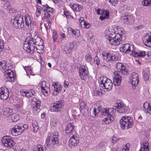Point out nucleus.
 Instances as JSON below:
<instances>
[{
  "instance_id": "obj_1",
  "label": "nucleus",
  "mask_w": 151,
  "mask_h": 151,
  "mask_svg": "<svg viewBox=\"0 0 151 151\" xmlns=\"http://www.w3.org/2000/svg\"><path fill=\"white\" fill-rule=\"evenodd\" d=\"M42 39L37 36L33 38L31 36L27 37L24 44L23 49L28 53L32 54L34 52L35 46L42 47Z\"/></svg>"
},
{
  "instance_id": "obj_2",
  "label": "nucleus",
  "mask_w": 151,
  "mask_h": 151,
  "mask_svg": "<svg viewBox=\"0 0 151 151\" xmlns=\"http://www.w3.org/2000/svg\"><path fill=\"white\" fill-rule=\"evenodd\" d=\"M111 30H106L105 32V38L107 42L109 44L116 46L122 43V37L115 34L113 31H110Z\"/></svg>"
},
{
  "instance_id": "obj_3",
  "label": "nucleus",
  "mask_w": 151,
  "mask_h": 151,
  "mask_svg": "<svg viewBox=\"0 0 151 151\" xmlns=\"http://www.w3.org/2000/svg\"><path fill=\"white\" fill-rule=\"evenodd\" d=\"M6 64L7 61H0V69L4 71V73L9 81H13L14 80V73L8 66L6 65Z\"/></svg>"
},
{
  "instance_id": "obj_4",
  "label": "nucleus",
  "mask_w": 151,
  "mask_h": 151,
  "mask_svg": "<svg viewBox=\"0 0 151 151\" xmlns=\"http://www.w3.org/2000/svg\"><path fill=\"white\" fill-rule=\"evenodd\" d=\"M133 120L130 117L124 116L120 120V125L122 130L128 129L131 128L133 124Z\"/></svg>"
},
{
  "instance_id": "obj_5",
  "label": "nucleus",
  "mask_w": 151,
  "mask_h": 151,
  "mask_svg": "<svg viewBox=\"0 0 151 151\" xmlns=\"http://www.w3.org/2000/svg\"><path fill=\"white\" fill-rule=\"evenodd\" d=\"M98 82L101 87L107 91L110 90L112 88L113 83L111 81L106 77L101 76L98 79Z\"/></svg>"
},
{
  "instance_id": "obj_6",
  "label": "nucleus",
  "mask_w": 151,
  "mask_h": 151,
  "mask_svg": "<svg viewBox=\"0 0 151 151\" xmlns=\"http://www.w3.org/2000/svg\"><path fill=\"white\" fill-rule=\"evenodd\" d=\"M59 143L58 133V132H54L52 136L50 138L47 137L46 141V146L51 147H55Z\"/></svg>"
},
{
  "instance_id": "obj_7",
  "label": "nucleus",
  "mask_w": 151,
  "mask_h": 151,
  "mask_svg": "<svg viewBox=\"0 0 151 151\" xmlns=\"http://www.w3.org/2000/svg\"><path fill=\"white\" fill-rule=\"evenodd\" d=\"M11 23L16 28L21 29L23 28L24 27L23 16L21 15H17L12 19Z\"/></svg>"
},
{
  "instance_id": "obj_8",
  "label": "nucleus",
  "mask_w": 151,
  "mask_h": 151,
  "mask_svg": "<svg viewBox=\"0 0 151 151\" xmlns=\"http://www.w3.org/2000/svg\"><path fill=\"white\" fill-rule=\"evenodd\" d=\"M27 124H18L14 126L12 128V134L14 136H17L21 134L27 128Z\"/></svg>"
},
{
  "instance_id": "obj_9",
  "label": "nucleus",
  "mask_w": 151,
  "mask_h": 151,
  "mask_svg": "<svg viewBox=\"0 0 151 151\" xmlns=\"http://www.w3.org/2000/svg\"><path fill=\"white\" fill-rule=\"evenodd\" d=\"M40 87L42 94L45 96H47L50 92V84L45 81H42Z\"/></svg>"
},
{
  "instance_id": "obj_10",
  "label": "nucleus",
  "mask_w": 151,
  "mask_h": 151,
  "mask_svg": "<svg viewBox=\"0 0 151 151\" xmlns=\"http://www.w3.org/2000/svg\"><path fill=\"white\" fill-rule=\"evenodd\" d=\"M79 137L76 132H73V134H72L71 137L69 141V145L71 147L76 146L79 142Z\"/></svg>"
},
{
  "instance_id": "obj_11",
  "label": "nucleus",
  "mask_w": 151,
  "mask_h": 151,
  "mask_svg": "<svg viewBox=\"0 0 151 151\" xmlns=\"http://www.w3.org/2000/svg\"><path fill=\"white\" fill-rule=\"evenodd\" d=\"M134 47L132 44H123L120 48V51L123 53H128L129 52H132L134 51Z\"/></svg>"
},
{
  "instance_id": "obj_12",
  "label": "nucleus",
  "mask_w": 151,
  "mask_h": 151,
  "mask_svg": "<svg viewBox=\"0 0 151 151\" xmlns=\"http://www.w3.org/2000/svg\"><path fill=\"white\" fill-rule=\"evenodd\" d=\"M2 143L5 146L12 147L15 144L11 137L9 136H4L2 139Z\"/></svg>"
},
{
  "instance_id": "obj_13",
  "label": "nucleus",
  "mask_w": 151,
  "mask_h": 151,
  "mask_svg": "<svg viewBox=\"0 0 151 151\" xmlns=\"http://www.w3.org/2000/svg\"><path fill=\"white\" fill-rule=\"evenodd\" d=\"M121 20L126 24H129L133 21V17L132 15L128 13L122 14L121 17Z\"/></svg>"
},
{
  "instance_id": "obj_14",
  "label": "nucleus",
  "mask_w": 151,
  "mask_h": 151,
  "mask_svg": "<svg viewBox=\"0 0 151 151\" xmlns=\"http://www.w3.org/2000/svg\"><path fill=\"white\" fill-rule=\"evenodd\" d=\"M64 104L62 101H59L54 104L53 105L50 109L51 111L58 112L60 111L63 108Z\"/></svg>"
},
{
  "instance_id": "obj_15",
  "label": "nucleus",
  "mask_w": 151,
  "mask_h": 151,
  "mask_svg": "<svg viewBox=\"0 0 151 151\" xmlns=\"http://www.w3.org/2000/svg\"><path fill=\"white\" fill-rule=\"evenodd\" d=\"M138 75L135 73H132L130 78V81L133 89H134L139 83Z\"/></svg>"
},
{
  "instance_id": "obj_16",
  "label": "nucleus",
  "mask_w": 151,
  "mask_h": 151,
  "mask_svg": "<svg viewBox=\"0 0 151 151\" xmlns=\"http://www.w3.org/2000/svg\"><path fill=\"white\" fill-rule=\"evenodd\" d=\"M86 66L82 65L80 68L79 76L83 80H85L88 76V71Z\"/></svg>"
},
{
  "instance_id": "obj_17",
  "label": "nucleus",
  "mask_w": 151,
  "mask_h": 151,
  "mask_svg": "<svg viewBox=\"0 0 151 151\" xmlns=\"http://www.w3.org/2000/svg\"><path fill=\"white\" fill-rule=\"evenodd\" d=\"M9 96V90L5 87L0 88V99L6 100Z\"/></svg>"
},
{
  "instance_id": "obj_18",
  "label": "nucleus",
  "mask_w": 151,
  "mask_h": 151,
  "mask_svg": "<svg viewBox=\"0 0 151 151\" xmlns=\"http://www.w3.org/2000/svg\"><path fill=\"white\" fill-rule=\"evenodd\" d=\"M115 109L120 113H123L127 111V107L122 102L116 104L115 105Z\"/></svg>"
},
{
  "instance_id": "obj_19",
  "label": "nucleus",
  "mask_w": 151,
  "mask_h": 151,
  "mask_svg": "<svg viewBox=\"0 0 151 151\" xmlns=\"http://www.w3.org/2000/svg\"><path fill=\"white\" fill-rule=\"evenodd\" d=\"M52 85L54 87V91L52 93L54 96L57 95L61 91L62 88V86L58 82H53Z\"/></svg>"
},
{
  "instance_id": "obj_20",
  "label": "nucleus",
  "mask_w": 151,
  "mask_h": 151,
  "mask_svg": "<svg viewBox=\"0 0 151 151\" xmlns=\"http://www.w3.org/2000/svg\"><path fill=\"white\" fill-rule=\"evenodd\" d=\"M143 42L145 46L151 47V35L145 34L143 37Z\"/></svg>"
},
{
  "instance_id": "obj_21",
  "label": "nucleus",
  "mask_w": 151,
  "mask_h": 151,
  "mask_svg": "<svg viewBox=\"0 0 151 151\" xmlns=\"http://www.w3.org/2000/svg\"><path fill=\"white\" fill-rule=\"evenodd\" d=\"M111 30L110 31H114V33L119 36H120L121 37H122V36L124 33V29L122 28H116L115 29H113L112 28H108L106 30Z\"/></svg>"
},
{
  "instance_id": "obj_22",
  "label": "nucleus",
  "mask_w": 151,
  "mask_h": 151,
  "mask_svg": "<svg viewBox=\"0 0 151 151\" xmlns=\"http://www.w3.org/2000/svg\"><path fill=\"white\" fill-rule=\"evenodd\" d=\"M116 68L119 71L120 73L126 75L127 73V69L125 66L121 63H118L116 64Z\"/></svg>"
},
{
  "instance_id": "obj_23",
  "label": "nucleus",
  "mask_w": 151,
  "mask_h": 151,
  "mask_svg": "<svg viewBox=\"0 0 151 151\" xmlns=\"http://www.w3.org/2000/svg\"><path fill=\"white\" fill-rule=\"evenodd\" d=\"M32 18L29 15L25 16V21L26 26V28L29 30H32L31 25Z\"/></svg>"
},
{
  "instance_id": "obj_24",
  "label": "nucleus",
  "mask_w": 151,
  "mask_h": 151,
  "mask_svg": "<svg viewBox=\"0 0 151 151\" xmlns=\"http://www.w3.org/2000/svg\"><path fill=\"white\" fill-rule=\"evenodd\" d=\"M20 93L21 95L23 96H25L29 98L34 95L35 91L32 89L26 91L22 90L20 91Z\"/></svg>"
},
{
  "instance_id": "obj_25",
  "label": "nucleus",
  "mask_w": 151,
  "mask_h": 151,
  "mask_svg": "<svg viewBox=\"0 0 151 151\" xmlns=\"http://www.w3.org/2000/svg\"><path fill=\"white\" fill-rule=\"evenodd\" d=\"M74 126L71 123L68 124L66 127V132L69 136H71L73 134V132H75L73 130Z\"/></svg>"
},
{
  "instance_id": "obj_26",
  "label": "nucleus",
  "mask_w": 151,
  "mask_h": 151,
  "mask_svg": "<svg viewBox=\"0 0 151 151\" xmlns=\"http://www.w3.org/2000/svg\"><path fill=\"white\" fill-rule=\"evenodd\" d=\"M69 6L74 11L76 12L80 11L82 8L81 5L78 4H74L73 3H70Z\"/></svg>"
},
{
  "instance_id": "obj_27",
  "label": "nucleus",
  "mask_w": 151,
  "mask_h": 151,
  "mask_svg": "<svg viewBox=\"0 0 151 151\" xmlns=\"http://www.w3.org/2000/svg\"><path fill=\"white\" fill-rule=\"evenodd\" d=\"M106 60L107 61H115L117 60L118 56L116 55H111L109 53L106 54Z\"/></svg>"
},
{
  "instance_id": "obj_28",
  "label": "nucleus",
  "mask_w": 151,
  "mask_h": 151,
  "mask_svg": "<svg viewBox=\"0 0 151 151\" xmlns=\"http://www.w3.org/2000/svg\"><path fill=\"white\" fill-rule=\"evenodd\" d=\"M150 72L149 68H147L144 69L143 71V78L145 81L148 80Z\"/></svg>"
},
{
  "instance_id": "obj_29",
  "label": "nucleus",
  "mask_w": 151,
  "mask_h": 151,
  "mask_svg": "<svg viewBox=\"0 0 151 151\" xmlns=\"http://www.w3.org/2000/svg\"><path fill=\"white\" fill-rule=\"evenodd\" d=\"M135 48L134 51L130 53V54L134 55L135 57H144L145 56V52L144 51H142L139 52L135 51Z\"/></svg>"
},
{
  "instance_id": "obj_30",
  "label": "nucleus",
  "mask_w": 151,
  "mask_h": 151,
  "mask_svg": "<svg viewBox=\"0 0 151 151\" xmlns=\"http://www.w3.org/2000/svg\"><path fill=\"white\" fill-rule=\"evenodd\" d=\"M101 106L99 107L96 109L94 108L92 113H91V115L93 118L97 117L98 116L99 113L100 112L101 113Z\"/></svg>"
},
{
  "instance_id": "obj_31",
  "label": "nucleus",
  "mask_w": 151,
  "mask_h": 151,
  "mask_svg": "<svg viewBox=\"0 0 151 151\" xmlns=\"http://www.w3.org/2000/svg\"><path fill=\"white\" fill-rule=\"evenodd\" d=\"M68 33L70 34L75 36V37H79L80 36V31L76 29V30L73 29L69 28L68 29ZM80 37L81 38V36H80Z\"/></svg>"
},
{
  "instance_id": "obj_32",
  "label": "nucleus",
  "mask_w": 151,
  "mask_h": 151,
  "mask_svg": "<svg viewBox=\"0 0 151 151\" xmlns=\"http://www.w3.org/2000/svg\"><path fill=\"white\" fill-rule=\"evenodd\" d=\"M109 13L107 10H103L101 14V16L100 17L99 19L102 21L105 19H108L109 17Z\"/></svg>"
},
{
  "instance_id": "obj_33",
  "label": "nucleus",
  "mask_w": 151,
  "mask_h": 151,
  "mask_svg": "<svg viewBox=\"0 0 151 151\" xmlns=\"http://www.w3.org/2000/svg\"><path fill=\"white\" fill-rule=\"evenodd\" d=\"M113 83L115 86H119L121 83V76H114L113 78Z\"/></svg>"
},
{
  "instance_id": "obj_34",
  "label": "nucleus",
  "mask_w": 151,
  "mask_h": 151,
  "mask_svg": "<svg viewBox=\"0 0 151 151\" xmlns=\"http://www.w3.org/2000/svg\"><path fill=\"white\" fill-rule=\"evenodd\" d=\"M139 151H149V144L148 142L145 141L142 144Z\"/></svg>"
},
{
  "instance_id": "obj_35",
  "label": "nucleus",
  "mask_w": 151,
  "mask_h": 151,
  "mask_svg": "<svg viewBox=\"0 0 151 151\" xmlns=\"http://www.w3.org/2000/svg\"><path fill=\"white\" fill-rule=\"evenodd\" d=\"M74 47V44L73 43H71L65 47L64 50L67 53H70Z\"/></svg>"
},
{
  "instance_id": "obj_36",
  "label": "nucleus",
  "mask_w": 151,
  "mask_h": 151,
  "mask_svg": "<svg viewBox=\"0 0 151 151\" xmlns=\"http://www.w3.org/2000/svg\"><path fill=\"white\" fill-rule=\"evenodd\" d=\"M116 110L114 108H108V116L109 117H111L112 119H113L115 116V112Z\"/></svg>"
},
{
  "instance_id": "obj_37",
  "label": "nucleus",
  "mask_w": 151,
  "mask_h": 151,
  "mask_svg": "<svg viewBox=\"0 0 151 151\" xmlns=\"http://www.w3.org/2000/svg\"><path fill=\"white\" fill-rule=\"evenodd\" d=\"M32 127H31L33 129L34 133L36 132L39 129V127L38 125L37 122L35 120H33L32 122Z\"/></svg>"
},
{
  "instance_id": "obj_38",
  "label": "nucleus",
  "mask_w": 151,
  "mask_h": 151,
  "mask_svg": "<svg viewBox=\"0 0 151 151\" xmlns=\"http://www.w3.org/2000/svg\"><path fill=\"white\" fill-rule=\"evenodd\" d=\"M12 112V110L9 108L5 109L3 111V114L6 117L9 118L11 117L12 115L11 114Z\"/></svg>"
},
{
  "instance_id": "obj_39",
  "label": "nucleus",
  "mask_w": 151,
  "mask_h": 151,
  "mask_svg": "<svg viewBox=\"0 0 151 151\" xmlns=\"http://www.w3.org/2000/svg\"><path fill=\"white\" fill-rule=\"evenodd\" d=\"M143 108L145 110L151 114V103L148 104L147 102H145L143 105Z\"/></svg>"
},
{
  "instance_id": "obj_40",
  "label": "nucleus",
  "mask_w": 151,
  "mask_h": 151,
  "mask_svg": "<svg viewBox=\"0 0 151 151\" xmlns=\"http://www.w3.org/2000/svg\"><path fill=\"white\" fill-rule=\"evenodd\" d=\"M58 122V120L56 117H54L51 118L50 123L52 126H55Z\"/></svg>"
},
{
  "instance_id": "obj_41",
  "label": "nucleus",
  "mask_w": 151,
  "mask_h": 151,
  "mask_svg": "<svg viewBox=\"0 0 151 151\" xmlns=\"http://www.w3.org/2000/svg\"><path fill=\"white\" fill-rule=\"evenodd\" d=\"M24 68L26 71L27 75H28L29 74L32 75H33L32 70V68L30 66H25Z\"/></svg>"
},
{
  "instance_id": "obj_42",
  "label": "nucleus",
  "mask_w": 151,
  "mask_h": 151,
  "mask_svg": "<svg viewBox=\"0 0 151 151\" xmlns=\"http://www.w3.org/2000/svg\"><path fill=\"white\" fill-rule=\"evenodd\" d=\"M113 119L111 117L110 118H106L103 119L102 123L103 124H109L111 123V122L113 121Z\"/></svg>"
},
{
  "instance_id": "obj_43",
  "label": "nucleus",
  "mask_w": 151,
  "mask_h": 151,
  "mask_svg": "<svg viewBox=\"0 0 151 151\" xmlns=\"http://www.w3.org/2000/svg\"><path fill=\"white\" fill-rule=\"evenodd\" d=\"M94 61L95 62L97 65H99L100 64L101 66L105 67L106 65L105 64L103 63H100V60L99 58L96 56L94 58Z\"/></svg>"
},
{
  "instance_id": "obj_44",
  "label": "nucleus",
  "mask_w": 151,
  "mask_h": 151,
  "mask_svg": "<svg viewBox=\"0 0 151 151\" xmlns=\"http://www.w3.org/2000/svg\"><path fill=\"white\" fill-rule=\"evenodd\" d=\"M13 122H16L19 119V116L16 114L13 113L12 114L11 117Z\"/></svg>"
},
{
  "instance_id": "obj_45",
  "label": "nucleus",
  "mask_w": 151,
  "mask_h": 151,
  "mask_svg": "<svg viewBox=\"0 0 151 151\" xmlns=\"http://www.w3.org/2000/svg\"><path fill=\"white\" fill-rule=\"evenodd\" d=\"M142 4L144 6H149L151 5V0H143Z\"/></svg>"
},
{
  "instance_id": "obj_46",
  "label": "nucleus",
  "mask_w": 151,
  "mask_h": 151,
  "mask_svg": "<svg viewBox=\"0 0 151 151\" xmlns=\"http://www.w3.org/2000/svg\"><path fill=\"white\" fill-rule=\"evenodd\" d=\"M41 101H38L37 103L35 104V105L34 106L33 109L34 111H37L39 109L40 106Z\"/></svg>"
},
{
  "instance_id": "obj_47",
  "label": "nucleus",
  "mask_w": 151,
  "mask_h": 151,
  "mask_svg": "<svg viewBox=\"0 0 151 151\" xmlns=\"http://www.w3.org/2000/svg\"><path fill=\"white\" fill-rule=\"evenodd\" d=\"M130 146V144L128 143L124 145L122 147V151H129Z\"/></svg>"
},
{
  "instance_id": "obj_48",
  "label": "nucleus",
  "mask_w": 151,
  "mask_h": 151,
  "mask_svg": "<svg viewBox=\"0 0 151 151\" xmlns=\"http://www.w3.org/2000/svg\"><path fill=\"white\" fill-rule=\"evenodd\" d=\"M37 47V46H35V47H34L35 48V50H34V52H36V51H37V52L39 53H42L43 52V49L42 48H40V46H38Z\"/></svg>"
},
{
  "instance_id": "obj_49",
  "label": "nucleus",
  "mask_w": 151,
  "mask_h": 151,
  "mask_svg": "<svg viewBox=\"0 0 151 151\" xmlns=\"http://www.w3.org/2000/svg\"><path fill=\"white\" fill-rule=\"evenodd\" d=\"M79 104L80 108L81 109L83 108H86V102L82 101L81 100L79 101Z\"/></svg>"
},
{
  "instance_id": "obj_50",
  "label": "nucleus",
  "mask_w": 151,
  "mask_h": 151,
  "mask_svg": "<svg viewBox=\"0 0 151 151\" xmlns=\"http://www.w3.org/2000/svg\"><path fill=\"white\" fill-rule=\"evenodd\" d=\"M52 37L54 42L56 41L58 38V35L57 32L55 30H53L52 32Z\"/></svg>"
},
{
  "instance_id": "obj_51",
  "label": "nucleus",
  "mask_w": 151,
  "mask_h": 151,
  "mask_svg": "<svg viewBox=\"0 0 151 151\" xmlns=\"http://www.w3.org/2000/svg\"><path fill=\"white\" fill-rule=\"evenodd\" d=\"M86 37L88 40L91 41V39H93V34L91 32H88L86 34Z\"/></svg>"
},
{
  "instance_id": "obj_52",
  "label": "nucleus",
  "mask_w": 151,
  "mask_h": 151,
  "mask_svg": "<svg viewBox=\"0 0 151 151\" xmlns=\"http://www.w3.org/2000/svg\"><path fill=\"white\" fill-rule=\"evenodd\" d=\"M108 108H103L102 109L101 114L107 116Z\"/></svg>"
},
{
  "instance_id": "obj_53",
  "label": "nucleus",
  "mask_w": 151,
  "mask_h": 151,
  "mask_svg": "<svg viewBox=\"0 0 151 151\" xmlns=\"http://www.w3.org/2000/svg\"><path fill=\"white\" fill-rule=\"evenodd\" d=\"M86 60L88 62H90L92 60L91 55L87 54L85 56Z\"/></svg>"
},
{
  "instance_id": "obj_54",
  "label": "nucleus",
  "mask_w": 151,
  "mask_h": 151,
  "mask_svg": "<svg viewBox=\"0 0 151 151\" xmlns=\"http://www.w3.org/2000/svg\"><path fill=\"white\" fill-rule=\"evenodd\" d=\"M50 14L46 12L44 13V16L43 17L42 19L44 20H45V19H47L50 18L51 19V18L50 17Z\"/></svg>"
},
{
  "instance_id": "obj_55",
  "label": "nucleus",
  "mask_w": 151,
  "mask_h": 151,
  "mask_svg": "<svg viewBox=\"0 0 151 151\" xmlns=\"http://www.w3.org/2000/svg\"><path fill=\"white\" fill-rule=\"evenodd\" d=\"M23 107V102L21 103L20 104H17L15 105V107L16 109L18 110H20L22 109Z\"/></svg>"
},
{
  "instance_id": "obj_56",
  "label": "nucleus",
  "mask_w": 151,
  "mask_h": 151,
  "mask_svg": "<svg viewBox=\"0 0 151 151\" xmlns=\"http://www.w3.org/2000/svg\"><path fill=\"white\" fill-rule=\"evenodd\" d=\"M117 140V138L116 137H112L111 138V143L112 145H114L115 143L116 142Z\"/></svg>"
},
{
  "instance_id": "obj_57",
  "label": "nucleus",
  "mask_w": 151,
  "mask_h": 151,
  "mask_svg": "<svg viewBox=\"0 0 151 151\" xmlns=\"http://www.w3.org/2000/svg\"><path fill=\"white\" fill-rule=\"evenodd\" d=\"M45 27L47 29V33L49 32V30L50 29V24L49 23H46L45 24Z\"/></svg>"
},
{
  "instance_id": "obj_58",
  "label": "nucleus",
  "mask_w": 151,
  "mask_h": 151,
  "mask_svg": "<svg viewBox=\"0 0 151 151\" xmlns=\"http://www.w3.org/2000/svg\"><path fill=\"white\" fill-rule=\"evenodd\" d=\"M109 2L112 5L115 6L118 2V0H108Z\"/></svg>"
},
{
  "instance_id": "obj_59",
  "label": "nucleus",
  "mask_w": 151,
  "mask_h": 151,
  "mask_svg": "<svg viewBox=\"0 0 151 151\" xmlns=\"http://www.w3.org/2000/svg\"><path fill=\"white\" fill-rule=\"evenodd\" d=\"M54 10L53 8L50 7L49 6L47 8V9L46 11V12L47 13H49L50 14H52V13L53 12Z\"/></svg>"
},
{
  "instance_id": "obj_60",
  "label": "nucleus",
  "mask_w": 151,
  "mask_h": 151,
  "mask_svg": "<svg viewBox=\"0 0 151 151\" xmlns=\"http://www.w3.org/2000/svg\"><path fill=\"white\" fill-rule=\"evenodd\" d=\"M106 144V142L105 141H101L99 143V145L100 147H102L105 146Z\"/></svg>"
},
{
  "instance_id": "obj_61",
  "label": "nucleus",
  "mask_w": 151,
  "mask_h": 151,
  "mask_svg": "<svg viewBox=\"0 0 151 151\" xmlns=\"http://www.w3.org/2000/svg\"><path fill=\"white\" fill-rule=\"evenodd\" d=\"M48 5L47 4H46L42 6V10L44 11L45 13L46 12V11L47 9V8L48 7Z\"/></svg>"
},
{
  "instance_id": "obj_62",
  "label": "nucleus",
  "mask_w": 151,
  "mask_h": 151,
  "mask_svg": "<svg viewBox=\"0 0 151 151\" xmlns=\"http://www.w3.org/2000/svg\"><path fill=\"white\" fill-rule=\"evenodd\" d=\"M92 93L94 96H97L99 95L100 92L98 90H96L92 92Z\"/></svg>"
},
{
  "instance_id": "obj_63",
  "label": "nucleus",
  "mask_w": 151,
  "mask_h": 151,
  "mask_svg": "<svg viewBox=\"0 0 151 151\" xmlns=\"http://www.w3.org/2000/svg\"><path fill=\"white\" fill-rule=\"evenodd\" d=\"M4 47L3 41L0 38V52L1 51Z\"/></svg>"
},
{
  "instance_id": "obj_64",
  "label": "nucleus",
  "mask_w": 151,
  "mask_h": 151,
  "mask_svg": "<svg viewBox=\"0 0 151 151\" xmlns=\"http://www.w3.org/2000/svg\"><path fill=\"white\" fill-rule=\"evenodd\" d=\"M41 10L40 9L37 8V11L36 13V16L38 17L40 15L41 13Z\"/></svg>"
}]
</instances>
